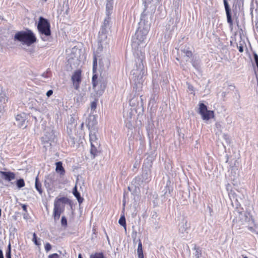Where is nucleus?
<instances>
[{"label": "nucleus", "mask_w": 258, "mask_h": 258, "mask_svg": "<svg viewBox=\"0 0 258 258\" xmlns=\"http://www.w3.org/2000/svg\"><path fill=\"white\" fill-rule=\"evenodd\" d=\"M14 41L21 42L23 44L30 46L37 41V38L30 29L17 32L14 37Z\"/></svg>", "instance_id": "nucleus-1"}, {"label": "nucleus", "mask_w": 258, "mask_h": 258, "mask_svg": "<svg viewBox=\"0 0 258 258\" xmlns=\"http://www.w3.org/2000/svg\"><path fill=\"white\" fill-rule=\"evenodd\" d=\"M69 199L66 197L56 198L54 202L53 217L54 220H58L61 214L64 210V205L68 203Z\"/></svg>", "instance_id": "nucleus-2"}, {"label": "nucleus", "mask_w": 258, "mask_h": 258, "mask_svg": "<svg viewBox=\"0 0 258 258\" xmlns=\"http://www.w3.org/2000/svg\"><path fill=\"white\" fill-rule=\"evenodd\" d=\"M37 29L39 33L41 35H44L45 36L51 35L50 23L48 20L42 17H40L39 18Z\"/></svg>", "instance_id": "nucleus-3"}, {"label": "nucleus", "mask_w": 258, "mask_h": 258, "mask_svg": "<svg viewBox=\"0 0 258 258\" xmlns=\"http://www.w3.org/2000/svg\"><path fill=\"white\" fill-rule=\"evenodd\" d=\"M71 80L76 90H78L82 81V71L80 69L75 71L72 76Z\"/></svg>", "instance_id": "nucleus-4"}, {"label": "nucleus", "mask_w": 258, "mask_h": 258, "mask_svg": "<svg viewBox=\"0 0 258 258\" xmlns=\"http://www.w3.org/2000/svg\"><path fill=\"white\" fill-rule=\"evenodd\" d=\"M190 227V223L187 220L183 219L179 224V233L182 236H185L188 233Z\"/></svg>", "instance_id": "nucleus-5"}, {"label": "nucleus", "mask_w": 258, "mask_h": 258, "mask_svg": "<svg viewBox=\"0 0 258 258\" xmlns=\"http://www.w3.org/2000/svg\"><path fill=\"white\" fill-rule=\"evenodd\" d=\"M44 185L47 190H52L55 186L54 174H49L45 177Z\"/></svg>", "instance_id": "nucleus-6"}, {"label": "nucleus", "mask_w": 258, "mask_h": 258, "mask_svg": "<svg viewBox=\"0 0 258 258\" xmlns=\"http://www.w3.org/2000/svg\"><path fill=\"white\" fill-rule=\"evenodd\" d=\"M0 175L4 180L8 181H11L16 178L15 173L11 171L5 172L0 171Z\"/></svg>", "instance_id": "nucleus-7"}, {"label": "nucleus", "mask_w": 258, "mask_h": 258, "mask_svg": "<svg viewBox=\"0 0 258 258\" xmlns=\"http://www.w3.org/2000/svg\"><path fill=\"white\" fill-rule=\"evenodd\" d=\"M134 39H136L135 42H137L138 44L144 42L145 39V35L143 30L140 28H139L136 31L134 36Z\"/></svg>", "instance_id": "nucleus-8"}, {"label": "nucleus", "mask_w": 258, "mask_h": 258, "mask_svg": "<svg viewBox=\"0 0 258 258\" xmlns=\"http://www.w3.org/2000/svg\"><path fill=\"white\" fill-rule=\"evenodd\" d=\"M101 153V145H95V144H91L90 154L92 158L94 159L99 154Z\"/></svg>", "instance_id": "nucleus-9"}, {"label": "nucleus", "mask_w": 258, "mask_h": 258, "mask_svg": "<svg viewBox=\"0 0 258 258\" xmlns=\"http://www.w3.org/2000/svg\"><path fill=\"white\" fill-rule=\"evenodd\" d=\"M223 2L227 16V22L231 26L233 24V22L231 18L230 7L227 0H223Z\"/></svg>", "instance_id": "nucleus-10"}, {"label": "nucleus", "mask_w": 258, "mask_h": 258, "mask_svg": "<svg viewBox=\"0 0 258 258\" xmlns=\"http://www.w3.org/2000/svg\"><path fill=\"white\" fill-rule=\"evenodd\" d=\"M181 52L183 60H182L180 62L181 63L184 60H185L186 61H187L189 60V59L192 56V52L190 50H189L188 48H184L181 50Z\"/></svg>", "instance_id": "nucleus-11"}, {"label": "nucleus", "mask_w": 258, "mask_h": 258, "mask_svg": "<svg viewBox=\"0 0 258 258\" xmlns=\"http://www.w3.org/2000/svg\"><path fill=\"white\" fill-rule=\"evenodd\" d=\"M56 168L55 171L59 174L60 176H63L66 173V171L62 166V163L61 161L57 162L55 163Z\"/></svg>", "instance_id": "nucleus-12"}, {"label": "nucleus", "mask_w": 258, "mask_h": 258, "mask_svg": "<svg viewBox=\"0 0 258 258\" xmlns=\"http://www.w3.org/2000/svg\"><path fill=\"white\" fill-rule=\"evenodd\" d=\"M191 62L193 67L198 72L201 71V64L200 60L198 57L192 56Z\"/></svg>", "instance_id": "nucleus-13"}, {"label": "nucleus", "mask_w": 258, "mask_h": 258, "mask_svg": "<svg viewBox=\"0 0 258 258\" xmlns=\"http://www.w3.org/2000/svg\"><path fill=\"white\" fill-rule=\"evenodd\" d=\"M89 141L91 144H95V145H99L100 144L96 135V132H90L89 134Z\"/></svg>", "instance_id": "nucleus-14"}, {"label": "nucleus", "mask_w": 258, "mask_h": 258, "mask_svg": "<svg viewBox=\"0 0 258 258\" xmlns=\"http://www.w3.org/2000/svg\"><path fill=\"white\" fill-rule=\"evenodd\" d=\"M73 193L74 196L77 198L79 204L82 203L84 201V199L83 198L81 197L80 193L78 191L77 185H75V186L74 187L73 189Z\"/></svg>", "instance_id": "nucleus-15"}, {"label": "nucleus", "mask_w": 258, "mask_h": 258, "mask_svg": "<svg viewBox=\"0 0 258 258\" xmlns=\"http://www.w3.org/2000/svg\"><path fill=\"white\" fill-rule=\"evenodd\" d=\"M113 8V0H107L106 10L108 14H110Z\"/></svg>", "instance_id": "nucleus-16"}, {"label": "nucleus", "mask_w": 258, "mask_h": 258, "mask_svg": "<svg viewBox=\"0 0 258 258\" xmlns=\"http://www.w3.org/2000/svg\"><path fill=\"white\" fill-rule=\"evenodd\" d=\"M137 253L138 255V258H144L142 248V244L141 241L140 240H139V242L138 244Z\"/></svg>", "instance_id": "nucleus-17"}, {"label": "nucleus", "mask_w": 258, "mask_h": 258, "mask_svg": "<svg viewBox=\"0 0 258 258\" xmlns=\"http://www.w3.org/2000/svg\"><path fill=\"white\" fill-rule=\"evenodd\" d=\"M199 113H214L213 111H208L207 106L204 103L199 104Z\"/></svg>", "instance_id": "nucleus-18"}, {"label": "nucleus", "mask_w": 258, "mask_h": 258, "mask_svg": "<svg viewBox=\"0 0 258 258\" xmlns=\"http://www.w3.org/2000/svg\"><path fill=\"white\" fill-rule=\"evenodd\" d=\"M8 99L3 96H0V112H2L6 107Z\"/></svg>", "instance_id": "nucleus-19"}, {"label": "nucleus", "mask_w": 258, "mask_h": 258, "mask_svg": "<svg viewBox=\"0 0 258 258\" xmlns=\"http://www.w3.org/2000/svg\"><path fill=\"white\" fill-rule=\"evenodd\" d=\"M16 119L17 121L18 122V125L20 126H22L25 121V119L22 116L21 114H17L16 116Z\"/></svg>", "instance_id": "nucleus-20"}, {"label": "nucleus", "mask_w": 258, "mask_h": 258, "mask_svg": "<svg viewBox=\"0 0 258 258\" xmlns=\"http://www.w3.org/2000/svg\"><path fill=\"white\" fill-rule=\"evenodd\" d=\"M93 76L92 79V86L93 88L94 89H95L96 86L98 85V76L97 75V73H93Z\"/></svg>", "instance_id": "nucleus-21"}, {"label": "nucleus", "mask_w": 258, "mask_h": 258, "mask_svg": "<svg viewBox=\"0 0 258 258\" xmlns=\"http://www.w3.org/2000/svg\"><path fill=\"white\" fill-rule=\"evenodd\" d=\"M243 223L244 222H246L249 220V217L247 216V214L246 213H239V217Z\"/></svg>", "instance_id": "nucleus-22"}, {"label": "nucleus", "mask_w": 258, "mask_h": 258, "mask_svg": "<svg viewBox=\"0 0 258 258\" xmlns=\"http://www.w3.org/2000/svg\"><path fill=\"white\" fill-rule=\"evenodd\" d=\"M35 185L36 189L39 192V193L40 194H42L43 190L42 189L41 183L38 181L37 178H36Z\"/></svg>", "instance_id": "nucleus-23"}, {"label": "nucleus", "mask_w": 258, "mask_h": 258, "mask_svg": "<svg viewBox=\"0 0 258 258\" xmlns=\"http://www.w3.org/2000/svg\"><path fill=\"white\" fill-rule=\"evenodd\" d=\"M155 156H156V154L155 153V151H154V152H152L151 154L148 156V159L149 160L148 164H149V167L152 166V162L155 159Z\"/></svg>", "instance_id": "nucleus-24"}, {"label": "nucleus", "mask_w": 258, "mask_h": 258, "mask_svg": "<svg viewBox=\"0 0 258 258\" xmlns=\"http://www.w3.org/2000/svg\"><path fill=\"white\" fill-rule=\"evenodd\" d=\"M214 114H201V117L204 120H208L209 119L214 118Z\"/></svg>", "instance_id": "nucleus-25"}, {"label": "nucleus", "mask_w": 258, "mask_h": 258, "mask_svg": "<svg viewBox=\"0 0 258 258\" xmlns=\"http://www.w3.org/2000/svg\"><path fill=\"white\" fill-rule=\"evenodd\" d=\"M97 59L96 56L93 58V73H97Z\"/></svg>", "instance_id": "nucleus-26"}, {"label": "nucleus", "mask_w": 258, "mask_h": 258, "mask_svg": "<svg viewBox=\"0 0 258 258\" xmlns=\"http://www.w3.org/2000/svg\"><path fill=\"white\" fill-rule=\"evenodd\" d=\"M90 258H106L102 252H96L90 255Z\"/></svg>", "instance_id": "nucleus-27"}, {"label": "nucleus", "mask_w": 258, "mask_h": 258, "mask_svg": "<svg viewBox=\"0 0 258 258\" xmlns=\"http://www.w3.org/2000/svg\"><path fill=\"white\" fill-rule=\"evenodd\" d=\"M16 184L19 188H22L25 186V183L23 179H19L17 180Z\"/></svg>", "instance_id": "nucleus-28"}, {"label": "nucleus", "mask_w": 258, "mask_h": 258, "mask_svg": "<svg viewBox=\"0 0 258 258\" xmlns=\"http://www.w3.org/2000/svg\"><path fill=\"white\" fill-rule=\"evenodd\" d=\"M118 223L120 225H121L125 228L126 221H125V218L124 216H122L120 217V219H119Z\"/></svg>", "instance_id": "nucleus-29"}, {"label": "nucleus", "mask_w": 258, "mask_h": 258, "mask_svg": "<svg viewBox=\"0 0 258 258\" xmlns=\"http://www.w3.org/2000/svg\"><path fill=\"white\" fill-rule=\"evenodd\" d=\"M32 241L36 245L40 246L41 245L40 242L37 240V235L35 233L33 234Z\"/></svg>", "instance_id": "nucleus-30"}, {"label": "nucleus", "mask_w": 258, "mask_h": 258, "mask_svg": "<svg viewBox=\"0 0 258 258\" xmlns=\"http://www.w3.org/2000/svg\"><path fill=\"white\" fill-rule=\"evenodd\" d=\"M6 258H11V247L10 244L8 245V249L6 253Z\"/></svg>", "instance_id": "nucleus-31"}, {"label": "nucleus", "mask_w": 258, "mask_h": 258, "mask_svg": "<svg viewBox=\"0 0 258 258\" xmlns=\"http://www.w3.org/2000/svg\"><path fill=\"white\" fill-rule=\"evenodd\" d=\"M216 128L218 132L216 133V135H219L222 132L221 128L222 126L219 123H216Z\"/></svg>", "instance_id": "nucleus-32"}, {"label": "nucleus", "mask_w": 258, "mask_h": 258, "mask_svg": "<svg viewBox=\"0 0 258 258\" xmlns=\"http://www.w3.org/2000/svg\"><path fill=\"white\" fill-rule=\"evenodd\" d=\"M61 224L62 226L67 227V219L64 216H62L61 219Z\"/></svg>", "instance_id": "nucleus-33"}, {"label": "nucleus", "mask_w": 258, "mask_h": 258, "mask_svg": "<svg viewBox=\"0 0 258 258\" xmlns=\"http://www.w3.org/2000/svg\"><path fill=\"white\" fill-rule=\"evenodd\" d=\"M223 138L225 140L226 143L228 145H229L230 144V138H229V136L228 135H227V134H223Z\"/></svg>", "instance_id": "nucleus-34"}, {"label": "nucleus", "mask_w": 258, "mask_h": 258, "mask_svg": "<svg viewBox=\"0 0 258 258\" xmlns=\"http://www.w3.org/2000/svg\"><path fill=\"white\" fill-rule=\"evenodd\" d=\"M188 91L190 92V93H193L194 92V87L189 83H186Z\"/></svg>", "instance_id": "nucleus-35"}, {"label": "nucleus", "mask_w": 258, "mask_h": 258, "mask_svg": "<svg viewBox=\"0 0 258 258\" xmlns=\"http://www.w3.org/2000/svg\"><path fill=\"white\" fill-rule=\"evenodd\" d=\"M45 250L46 252H48L51 249L52 246L49 243H46L44 245Z\"/></svg>", "instance_id": "nucleus-36"}, {"label": "nucleus", "mask_w": 258, "mask_h": 258, "mask_svg": "<svg viewBox=\"0 0 258 258\" xmlns=\"http://www.w3.org/2000/svg\"><path fill=\"white\" fill-rule=\"evenodd\" d=\"M97 100L94 101L91 103V108L92 111H94L95 110V109H96V106H97Z\"/></svg>", "instance_id": "nucleus-37"}, {"label": "nucleus", "mask_w": 258, "mask_h": 258, "mask_svg": "<svg viewBox=\"0 0 258 258\" xmlns=\"http://www.w3.org/2000/svg\"><path fill=\"white\" fill-rule=\"evenodd\" d=\"M48 258H60V257L57 253H54L49 255Z\"/></svg>", "instance_id": "nucleus-38"}, {"label": "nucleus", "mask_w": 258, "mask_h": 258, "mask_svg": "<svg viewBox=\"0 0 258 258\" xmlns=\"http://www.w3.org/2000/svg\"><path fill=\"white\" fill-rule=\"evenodd\" d=\"M254 61L256 63V67L258 69V55L256 53L253 54Z\"/></svg>", "instance_id": "nucleus-39"}, {"label": "nucleus", "mask_w": 258, "mask_h": 258, "mask_svg": "<svg viewBox=\"0 0 258 258\" xmlns=\"http://www.w3.org/2000/svg\"><path fill=\"white\" fill-rule=\"evenodd\" d=\"M53 93V91L51 90H50L49 91H48L46 93V95L48 96V97H49L50 96H51Z\"/></svg>", "instance_id": "nucleus-40"}, {"label": "nucleus", "mask_w": 258, "mask_h": 258, "mask_svg": "<svg viewBox=\"0 0 258 258\" xmlns=\"http://www.w3.org/2000/svg\"><path fill=\"white\" fill-rule=\"evenodd\" d=\"M238 49L239 52H243V46L242 45H240V46H238Z\"/></svg>", "instance_id": "nucleus-41"}, {"label": "nucleus", "mask_w": 258, "mask_h": 258, "mask_svg": "<svg viewBox=\"0 0 258 258\" xmlns=\"http://www.w3.org/2000/svg\"><path fill=\"white\" fill-rule=\"evenodd\" d=\"M93 119V120H94V122L95 123L96 122V120L95 119V115H90L89 116V118L88 119V120H90V119Z\"/></svg>", "instance_id": "nucleus-42"}, {"label": "nucleus", "mask_w": 258, "mask_h": 258, "mask_svg": "<svg viewBox=\"0 0 258 258\" xmlns=\"http://www.w3.org/2000/svg\"><path fill=\"white\" fill-rule=\"evenodd\" d=\"M22 207L23 210L25 212H27V206H26V205H24V204H23V205H22Z\"/></svg>", "instance_id": "nucleus-43"}, {"label": "nucleus", "mask_w": 258, "mask_h": 258, "mask_svg": "<svg viewBox=\"0 0 258 258\" xmlns=\"http://www.w3.org/2000/svg\"><path fill=\"white\" fill-rule=\"evenodd\" d=\"M0 258H4L3 252L2 249H0Z\"/></svg>", "instance_id": "nucleus-44"}, {"label": "nucleus", "mask_w": 258, "mask_h": 258, "mask_svg": "<svg viewBox=\"0 0 258 258\" xmlns=\"http://www.w3.org/2000/svg\"><path fill=\"white\" fill-rule=\"evenodd\" d=\"M135 111L136 113H138V112H140V111L138 110V109H136L135 108H134L133 109H132V111Z\"/></svg>", "instance_id": "nucleus-45"}, {"label": "nucleus", "mask_w": 258, "mask_h": 258, "mask_svg": "<svg viewBox=\"0 0 258 258\" xmlns=\"http://www.w3.org/2000/svg\"><path fill=\"white\" fill-rule=\"evenodd\" d=\"M93 124H94V122L90 123V122L89 121H88V122L87 123L88 126L93 125Z\"/></svg>", "instance_id": "nucleus-46"}, {"label": "nucleus", "mask_w": 258, "mask_h": 258, "mask_svg": "<svg viewBox=\"0 0 258 258\" xmlns=\"http://www.w3.org/2000/svg\"><path fill=\"white\" fill-rule=\"evenodd\" d=\"M41 38L42 40H43V41H45L47 40V39H46L45 37H41Z\"/></svg>", "instance_id": "nucleus-47"}, {"label": "nucleus", "mask_w": 258, "mask_h": 258, "mask_svg": "<svg viewBox=\"0 0 258 258\" xmlns=\"http://www.w3.org/2000/svg\"><path fill=\"white\" fill-rule=\"evenodd\" d=\"M134 101V98H133V99H131V100H130V104H132V102H133Z\"/></svg>", "instance_id": "nucleus-48"}, {"label": "nucleus", "mask_w": 258, "mask_h": 258, "mask_svg": "<svg viewBox=\"0 0 258 258\" xmlns=\"http://www.w3.org/2000/svg\"><path fill=\"white\" fill-rule=\"evenodd\" d=\"M78 258H82L81 254H79Z\"/></svg>", "instance_id": "nucleus-49"}, {"label": "nucleus", "mask_w": 258, "mask_h": 258, "mask_svg": "<svg viewBox=\"0 0 258 258\" xmlns=\"http://www.w3.org/2000/svg\"><path fill=\"white\" fill-rule=\"evenodd\" d=\"M126 126H127L128 128H130V125H127V123L126 124Z\"/></svg>", "instance_id": "nucleus-50"}, {"label": "nucleus", "mask_w": 258, "mask_h": 258, "mask_svg": "<svg viewBox=\"0 0 258 258\" xmlns=\"http://www.w3.org/2000/svg\"><path fill=\"white\" fill-rule=\"evenodd\" d=\"M1 214H2V210L0 209V216H1Z\"/></svg>", "instance_id": "nucleus-51"}, {"label": "nucleus", "mask_w": 258, "mask_h": 258, "mask_svg": "<svg viewBox=\"0 0 258 258\" xmlns=\"http://www.w3.org/2000/svg\"><path fill=\"white\" fill-rule=\"evenodd\" d=\"M243 258H248V257H247L246 256H243Z\"/></svg>", "instance_id": "nucleus-52"}, {"label": "nucleus", "mask_w": 258, "mask_h": 258, "mask_svg": "<svg viewBox=\"0 0 258 258\" xmlns=\"http://www.w3.org/2000/svg\"><path fill=\"white\" fill-rule=\"evenodd\" d=\"M249 229H252V227H250L249 228Z\"/></svg>", "instance_id": "nucleus-53"}, {"label": "nucleus", "mask_w": 258, "mask_h": 258, "mask_svg": "<svg viewBox=\"0 0 258 258\" xmlns=\"http://www.w3.org/2000/svg\"><path fill=\"white\" fill-rule=\"evenodd\" d=\"M47 0H45V1H46Z\"/></svg>", "instance_id": "nucleus-54"}]
</instances>
